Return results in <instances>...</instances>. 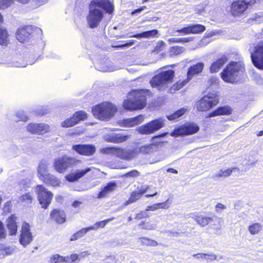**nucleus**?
<instances>
[{
	"label": "nucleus",
	"instance_id": "1",
	"mask_svg": "<svg viewBox=\"0 0 263 263\" xmlns=\"http://www.w3.org/2000/svg\"><path fill=\"white\" fill-rule=\"evenodd\" d=\"M86 20L90 28H97L104 17V14L112 15L115 11L114 2L110 0H91L88 4Z\"/></svg>",
	"mask_w": 263,
	"mask_h": 263
},
{
	"label": "nucleus",
	"instance_id": "2",
	"mask_svg": "<svg viewBox=\"0 0 263 263\" xmlns=\"http://www.w3.org/2000/svg\"><path fill=\"white\" fill-rule=\"evenodd\" d=\"M152 96L151 91L146 89H133L130 91L122 103L124 109L127 111L141 110L147 105V97Z\"/></svg>",
	"mask_w": 263,
	"mask_h": 263
},
{
	"label": "nucleus",
	"instance_id": "3",
	"mask_svg": "<svg viewBox=\"0 0 263 263\" xmlns=\"http://www.w3.org/2000/svg\"><path fill=\"white\" fill-rule=\"evenodd\" d=\"M222 80L228 83H235L247 77L245 65L240 61H231L220 74Z\"/></svg>",
	"mask_w": 263,
	"mask_h": 263
},
{
	"label": "nucleus",
	"instance_id": "4",
	"mask_svg": "<svg viewBox=\"0 0 263 263\" xmlns=\"http://www.w3.org/2000/svg\"><path fill=\"white\" fill-rule=\"evenodd\" d=\"M117 107L110 102H104L93 106L92 113L94 117L102 121H108L114 116Z\"/></svg>",
	"mask_w": 263,
	"mask_h": 263
},
{
	"label": "nucleus",
	"instance_id": "5",
	"mask_svg": "<svg viewBox=\"0 0 263 263\" xmlns=\"http://www.w3.org/2000/svg\"><path fill=\"white\" fill-rule=\"evenodd\" d=\"M192 218L201 228L208 227L211 229L219 230L223 220L221 218L215 216H205L199 213L192 214Z\"/></svg>",
	"mask_w": 263,
	"mask_h": 263
},
{
	"label": "nucleus",
	"instance_id": "6",
	"mask_svg": "<svg viewBox=\"0 0 263 263\" xmlns=\"http://www.w3.org/2000/svg\"><path fill=\"white\" fill-rule=\"evenodd\" d=\"M256 3V0H234L230 6V13L234 17H240L246 14Z\"/></svg>",
	"mask_w": 263,
	"mask_h": 263
},
{
	"label": "nucleus",
	"instance_id": "7",
	"mask_svg": "<svg viewBox=\"0 0 263 263\" xmlns=\"http://www.w3.org/2000/svg\"><path fill=\"white\" fill-rule=\"evenodd\" d=\"M80 162V160L74 157L64 155L54 160L53 167L60 173H64L68 168L73 167Z\"/></svg>",
	"mask_w": 263,
	"mask_h": 263
},
{
	"label": "nucleus",
	"instance_id": "8",
	"mask_svg": "<svg viewBox=\"0 0 263 263\" xmlns=\"http://www.w3.org/2000/svg\"><path fill=\"white\" fill-rule=\"evenodd\" d=\"M199 129V126L196 123L188 122L176 127L170 135L174 137L190 136L197 133Z\"/></svg>",
	"mask_w": 263,
	"mask_h": 263
},
{
	"label": "nucleus",
	"instance_id": "9",
	"mask_svg": "<svg viewBox=\"0 0 263 263\" xmlns=\"http://www.w3.org/2000/svg\"><path fill=\"white\" fill-rule=\"evenodd\" d=\"M174 76L175 72L174 70L171 69L165 70L154 76L150 83L153 87L159 88L172 82Z\"/></svg>",
	"mask_w": 263,
	"mask_h": 263
},
{
	"label": "nucleus",
	"instance_id": "10",
	"mask_svg": "<svg viewBox=\"0 0 263 263\" xmlns=\"http://www.w3.org/2000/svg\"><path fill=\"white\" fill-rule=\"evenodd\" d=\"M219 103V99L217 96L213 93L204 95L199 101L197 107L201 111H206L210 110Z\"/></svg>",
	"mask_w": 263,
	"mask_h": 263
},
{
	"label": "nucleus",
	"instance_id": "11",
	"mask_svg": "<svg viewBox=\"0 0 263 263\" xmlns=\"http://www.w3.org/2000/svg\"><path fill=\"white\" fill-rule=\"evenodd\" d=\"M35 192L42 208L45 209H47L53 198L52 193L48 191L42 185H36L35 188Z\"/></svg>",
	"mask_w": 263,
	"mask_h": 263
},
{
	"label": "nucleus",
	"instance_id": "12",
	"mask_svg": "<svg viewBox=\"0 0 263 263\" xmlns=\"http://www.w3.org/2000/svg\"><path fill=\"white\" fill-rule=\"evenodd\" d=\"M250 57L254 66L258 69L263 70V41L254 45Z\"/></svg>",
	"mask_w": 263,
	"mask_h": 263
},
{
	"label": "nucleus",
	"instance_id": "13",
	"mask_svg": "<svg viewBox=\"0 0 263 263\" xmlns=\"http://www.w3.org/2000/svg\"><path fill=\"white\" fill-rule=\"evenodd\" d=\"M164 126V120L159 118L153 120L140 127L139 133L143 135H149L158 130Z\"/></svg>",
	"mask_w": 263,
	"mask_h": 263
},
{
	"label": "nucleus",
	"instance_id": "14",
	"mask_svg": "<svg viewBox=\"0 0 263 263\" xmlns=\"http://www.w3.org/2000/svg\"><path fill=\"white\" fill-rule=\"evenodd\" d=\"M33 239V236L31 231L29 223L26 221H23L18 237L20 244L24 247H26L32 241Z\"/></svg>",
	"mask_w": 263,
	"mask_h": 263
},
{
	"label": "nucleus",
	"instance_id": "15",
	"mask_svg": "<svg viewBox=\"0 0 263 263\" xmlns=\"http://www.w3.org/2000/svg\"><path fill=\"white\" fill-rule=\"evenodd\" d=\"M137 190L134 191L130 193L128 199L123 203V206L125 207L137 202L147 192V190L149 187L148 185L140 184V185L137 186Z\"/></svg>",
	"mask_w": 263,
	"mask_h": 263
},
{
	"label": "nucleus",
	"instance_id": "16",
	"mask_svg": "<svg viewBox=\"0 0 263 263\" xmlns=\"http://www.w3.org/2000/svg\"><path fill=\"white\" fill-rule=\"evenodd\" d=\"M72 149L79 155L85 156H92L96 151L95 146L89 144H74L72 146Z\"/></svg>",
	"mask_w": 263,
	"mask_h": 263
},
{
	"label": "nucleus",
	"instance_id": "17",
	"mask_svg": "<svg viewBox=\"0 0 263 263\" xmlns=\"http://www.w3.org/2000/svg\"><path fill=\"white\" fill-rule=\"evenodd\" d=\"M18 217L15 214H11L6 220V226L9 236H15L18 232Z\"/></svg>",
	"mask_w": 263,
	"mask_h": 263
},
{
	"label": "nucleus",
	"instance_id": "18",
	"mask_svg": "<svg viewBox=\"0 0 263 263\" xmlns=\"http://www.w3.org/2000/svg\"><path fill=\"white\" fill-rule=\"evenodd\" d=\"M27 130L33 134L43 135L50 130V126L44 123H30L27 127Z\"/></svg>",
	"mask_w": 263,
	"mask_h": 263
},
{
	"label": "nucleus",
	"instance_id": "19",
	"mask_svg": "<svg viewBox=\"0 0 263 263\" xmlns=\"http://www.w3.org/2000/svg\"><path fill=\"white\" fill-rule=\"evenodd\" d=\"M50 219L58 224H63L66 221V215L62 210L53 209L50 211Z\"/></svg>",
	"mask_w": 263,
	"mask_h": 263
},
{
	"label": "nucleus",
	"instance_id": "20",
	"mask_svg": "<svg viewBox=\"0 0 263 263\" xmlns=\"http://www.w3.org/2000/svg\"><path fill=\"white\" fill-rule=\"evenodd\" d=\"M233 109L228 105L218 107L217 108L209 112L206 118H211L219 116H229L232 114Z\"/></svg>",
	"mask_w": 263,
	"mask_h": 263
},
{
	"label": "nucleus",
	"instance_id": "21",
	"mask_svg": "<svg viewBox=\"0 0 263 263\" xmlns=\"http://www.w3.org/2000/svg\"><path fill=\"white\" fill-rule=\"evenodd\" d=\"M227 61L228 57L226 55L223 54L219 56L211 64L210 67V72L212 73L217 72Z\"/></svg>",
	"mask_w": 263,
	"mask_h": 263
},
{
	"label": "nucleus",
	"instance_id": "22",
	"mask_svg": "<svg viewBox=\"0 0 263 263\" xmlns=\"http://www.w3.org/2000/svg\"><path fill=\"white\" fill-rule=\"evenodd\" d=\"M204 64L203 62H198L192 66H191L187 71V78L190 80L193 78L194 76H197L201 73L204 68Z\"/></svg>",
	"mask_w": 263,
	"mask_h": 263
},
{
	"label": "nucleus",
	"instance_id": "23",
	"mask_svg": "<svg viewBox=\"0 0 263 263\" xmlns=\"http://www.w3.org/2000/svg\"><path fill=\"white\" fill-rule=\"evenodd\" d=\"M37 175L41 181H57L52 175L48 173L46 166L44 164H40L37 170Z\"/></svg>",
	"mask_w": 263,
	"mask_h": 263
},
{
	"label": "nucleus",
	"instance_id": "24",
	"mask_svg": "<svg viewBox=\"0 0 263 263\" xmlns=\"http://www.w3.org/2000/svg\"><path fill=\"white\" fill-rule=\"evenodd\" d=\"M117 184L115 182H109L102 187L97 195V198L99 199L106 197L110 193L114 192L117 188Z\"/></svg>",
	"mask_w": 263,
	"mask_h": 263
},
{
	"label": "nucleus",
	"instance_id": "25",
	"mask_svg": "<svg viewBox=\"0 0 263 263\" xmlns=\"http://www.w3.org/2000/svg\"><path fill=\"white\" fill-rule=\"evenodd\" d=\"M28 26H24L19 28L16 32V39L21 43H24L30 34Z\"/></svg>",
	"mask_w": 263,
	"mask_h": 263
},
{
	"label": "nucleus",
	"instance_id": "26",
	"mask_svg": "<svg viewBox=\"0 0 263 263\" xmlns=\"http://www.w3.org/2000/svg\"><path fill=\"white\" fill-rule=\"evenodd\" d=\"M89 170V169L77 170L75 172L70 173L66 176V180L67 181H77L84 176Z\"/></svg>",
	"mask_w": 263,
	"mask_h": 263
},
{
	"label": "nucleus",
	"instance_id": "27",
	"mask_svg": "<svg viewBox=\"0 0 263 263\" xmlns=\"http://www.w3.org/2000/svg\"><path fill=\"white\" fill-rule=\"evenodd\" d=\"M34 198L33 195L30 193H26L18 198V201L24 206H30L33 203Z\"/></svg>",
	"mask_w": 263,
	"mask_h": 263
},
{
	"label": "nucleus",
	"instance_id": "28",
	"mask_svg": "<svg viewBox=\"0 0 263 263\" xmlns=\"http://www.w3.org/2000/svg\"><path fill=\"white\" fill-rule=\"evenodd\" d=\"M128 138V135H124L122 133H114L110 136L109 141L119 143L126 141Z\"/></svg>",
	"mask_w": 263,
	"mask_h": 263
},
{
	"label": "nucleus",
	"instance_id": "29",
	"mask_svg": "<svg viewBox=\"0 0 263 263\" xmlns=\"http://www.w3.org/2000/svg\"><path fill=\"white\" fill-rule=\"evenodd\" d=\"M158 33L157 29H153L148 31H143L140 33L135 34L130 36L136 38H149L151 37H156Z\"/></svg>",
	"mask_w": 263,
	"mask_h": 263
},
{
	"label": "nucleus",
	"instance_id": "30",
	"mask_svg": "<svg viewBox=\"0 0 263 263\" xmlns=\"http://www.w3.org/2000/svg\"><path fill=\"white\" fill-rule=\"evenodd\" d=\"M190 34H198L205 30V27L201 24H190L187 26Z\"/></svg>",
	"mask_w": 263,
	"mask_h": 263
},
{
	"label": "nucleus",
	"instance_id": "31",
	"mask_svg": "<svg viewBox=\"0 0 263 263\" xmlns=\"http://www.w3.org/2000/svg\"><path fill=\"white\" fill-rule=\"evenodd\" d=\"M190 80L186 78L184 80H179L175 83H174L170 88L171 92L174 93L175 91L180 90L183 88L189 82Z\"/></svg>",
	"mask_w": 263,
	"mask_h": 263
},
{
	"label": "nucleus",
	"instance_id": "32",
	"mask_svg": "<svg viewBox=\"0 0 263 263\" xmlns=\"http://www.w3.org/2000/svg\"><path fill=\"white\" fill-rule=\"evenodd\" d=\"M9 34L5 28H0V45L7 46L9 43Z\"/></svg>",
	"mask_w": 263,
	"mask_h": 263
},
{
	"label": "nucleus",
	"instance_id": "33",
	"mask_svg": "<svg viewBox=\"0 0 263 263\" xmlns=\"http://www.w3.org/2000/svg\"><path fill=\"white\" fill-rule=\"evenodd\" d=\"M141 221L139 224V226L142 229L151 230H153L155 228L156 224L154 223L153 220L149 219H146Z\"/></svg>",
	"mask_w": 263,
	"mask_h": 263
},
{
	"label": "nucleus",
	"instance_id": "34",
	"mask_svg": "<svg viewBox=\"0 0 263 263\" xmlns=\"http://www.w3.org/2000/svg\"><path fill=\"white\" fill-rule=\"evenodd\" d=\"M186 111V109L181 108L178 109L173 114L167 116L166 118L168 120H174L184 115Z\"/></svg>",
	"mask_w": 263,
	"mask_h": 263
},
{
	"label": "nucleus",
	"instance_id": "35",
	"mask_svg": "<svg viewBox=\"0 0 263 263\" xmlns=\"http://www.w3.org/2000/svg\"><path fill=\"white\" fill-rule=\"evenodd\" d=\"M73 116L76 121H77V123H79L81 121L86 120L88 117L87 113L84 110L77 111L73 114Z\"/></svg>",
	"mask_w": 263,
	"mask_h": 263
},
{
	"label": "nucleus",
	"instance_id": "36",
	"mask_svg": "<svg viewBox=\"0 0 263 263\" xmlns=\"http://www.w3.org/2000/svg\"><path fill=\"white\" fill-rule=\"evenodd\" d=\"M77 124V121H76L74 116L72 115L63 121L61 123V126L65 128H68L72 127Z\"/></svg>",
	"mask_w": 263,
	"mask_h": 263
},
{
	"label": "nucleus",
	"instance_id": "37",
	"mask_svg": "<svg viewBox=\"0 0 263 263\" xmlns=\"http://www.w3.org/2000/svg\"><path fill=\"white\" fill-rule=\"evenodd\" d=\"M262 230V226L259 223H254L249 226L248 230L252 235L258 234Z\"/></svg>",
	"mask_w": 263,
	"mask_h": 263
},
{
	"label": "nucleus",
	"instance_id": "38",
	"mask_svg": "<svg viewBox=\"0 0 263 263\" xmlns=\"http://www.w3.org/2000/svg\"><path fill=\"white\" fill-rule=\"evenodd\" d=\"M235 167H231L227 170H220L216 174L215 177H227L231 175L233 171L235 170Z\"/></svg>",
	"mask_w": 263,
	"mask_h": 263
},
{
	"label": "nucleus",
	"instance_id": "39",
	"mask_svg": "<svg viewBox=\"0 0 263 263\" xmlns=\"http://www.w3.org/2000/svg\"><path fill=\"white\" fill-rule=\"evenodd\" d=\"M66 263V257L58 254H54L50 257L49 263Z\"/></svg>",
	"mask_w": 263,
	"mask_h": 263
},
{
	"label": "nucleus",
	"instance_id": "40",
	"mask_svg": "<svg viewBox=\"0 0 263 263\" xmlns=\"http://www.w3.org/2000/svg\"><path fill=\"white\" fill-rule=\"evenodd\" d=\"M13 204L12 200L6 201L3 205L2 208V214L3 215H7L11 213L12 211Z\"/></svg>",
	"mask_w": 263,
	"mask_h": 263
},
{
	"label": "nucleus",
	"instance_id": "41",
	"mask_svg": "<svg viewBox=\"0 0 263 263\" xmlns=\"http://www.w3.org/2000/svg\"><path fill=\"white\" fill-rule=\"evenodd\" d=\"M140 240L141 244L143 246H156L158 244L155 240L151 239L146 237H142L140 238Z\"/></svg>",
	"mask_w": 263,
	"mask_h": 263
},
{
	"label": "nucleus",
	"instance_id": "42",
	"mask_svg": "<svg viewBox=\"0 0 263 263\" xmlns=\"http://www.w3.org/2000/svg\"><path fill=\"white\" fill-rule=\"evenodd\" d=\"M191 41L190 37H184V38H176L172 37L168 40L169 43H187Z\"/></svg>",
	"mask_w": 263,
	"mask_h": 263
},
{
	"label": "nucleus",
	"instance_id": "43",
	"mask_svg": "<svg viewBox=\"0 0 263 263\" xmlns=\"http://www.w3.org/2000/svg\"><path fill=\"white\" fill-rule=\"evenodd\" d=\"M114 219V217H111L110 218H108L105 219L102 221H98L95 223V226L96 227V230H98L99 228H103L105 227L106 224L109 221Z\"/></svg>",
	"mask_w": 263,
	"mask_h": 263
},
{
	"label": "nucleus",
	"instance_id": "44",
	"mask_svg": "<svg viewBox=\"0 0 263 263\" xmlns=\"http://www.w3.org/2000/svg\"><path fill=\"white\" fill-rule=\"evenodd\" d=\"M184 51L183 47L179 46H174L171 48L170 52L173 55H178Z\"/></svg>",
	"mask_w": 263,
	"mask_h": 263
},
{
	"label": "nucleus",
	"instance_id": "45",
	"mask_svg": "<svg viewBox=\"0 0 263 263\" xmlns=\"http://www.w3.org/2000/svg\"><path fill=\"white\" fill-rule=\"evenodd\" d=\"M84 235L85 234L83 232L82 229H81V230L78 231L77 232L72 235L70 238V241H76L77 239H79L80 238L83 237Z\"/></svg>",
	"mask_w": 263,
	"mask_h": 263
},
{
	"label": "nucleus",
	"instance_id": "46",
	"mask_svg": "<svg viewBox=\"0 0 263 263\" xmlns=\"http://www.w3.org/2000/svg\"><path fill=\"white\" fill-rule=\"evenodd\" d=\"M65 257L66 263L74 262L80 259L79 255L75 253L71 254L70 256H67Z\"/></svg>",
	"mask_w": 263,
	"mask_h": 263
},
{
	"label": "nucleus",
	"instance_id": "47",
	"mask_svg": "<svg viewBox=\"0 0 263 263\" xmlns=\"http://www.w3.org/2000/svg\"><path fill=\"white\" fill-rule=\"evenodd\" d=\"M7 237V232L3 222L0 220V240L5 239Z\"/></svg>",
	"mask_w": 263,
	"mask_h": 263
},
{
	"label": "nucleus",
	"instance_id": "48",
	"mask_svg": "<svg viewBox=\"0 0 263 263\" xmlns=\"http://www.w3.org/2000/svg\"><path fill=\"white\" fill-rule=\"evenodd\" d=\"M110 149L112 152L116 153L119 157H123V154L125 152L124 149L119 147H111Z\"/></svg>",
	"mask_w": 263,
	"mask_h": 263
},
{
	"label": "nucleus",
	"instance_id": "49",
	"mask_svg": "<svg viewBox=\"0 0 263 263\" xmlns=\"http://www.w3.org/2000/svg\"><path fill=\"white\" fill-rule=\"evenodd\" d=\"M165 46V44L162 41H161L158 43L154 48V51L157 53H159L163 50Z\"/></svg>",
	"mask_w": 263,
	"mask_h": 263
},
{
	"label": "nucleus",
	"instance_id": "50",
	"mask_svg": "<svg viewBox=\"0 0 263 263\" xmlns=\"http://www.w3.org/2000/svg\"><path fill=\"white\" fill-rule=\"evenodd\" d=\"M139 175H140L139 172L136 170H134L131 171H129L124 175V176L127 177H132L133 178L137 177Z\"/></svg>",
	"mask_w": 263,
	"mask_h": 263
},
{
	"label": "nucleus",
	"instance_id": "51",
	"mask_svg": "<svg viewBox=\"0 0 263 263\" xmlns=\"http://www.w3.org/2000/svg\"><path fill=\"white\" fill-rule=\"evenodd\" d=\"M147 217H148V215L146 214L144 211H142L135 215V219L137 220H140L143 218H146Z\"/></svg>",
	"mask_w": 263,
	"mask_h": 263
},
{
	"label": "nucleus",
	"instance_id": "52",
	"mask_svg": "<svg viewBox=\"0 0 263 263\" xmlns=\"http://www.w3.org/2000/svg\"><path fill=\"white\" fill-rule=\"evenodd\" d=\"M139 117H136L129 119L127 122L128 125L129 126H134L135 125H138L140 123L139 120Z\"/></svg>",
	"mask_w": 263,
	"mask_h": 263
},
{
	"label": "nucleus",
	"instance_id": "53",
	"mask_svg": "<svg viewBox=\"0 0 263 263\" xmlns=\"http://www.w3.org/2000/svg\"><path fill=\"white\" fill-rule=\"evenodd\" d=\"M149 188L147 190V191L150 192V194L145 195L146 198L153 197L158 194V192L156 190L155 187L153 188L152 186H148Z\"/></svg>",
	"mask_w": 263,
	"mask_h": 263
},
{
	"label": "nucleus",
	"instance_id": "54",
	"mask_svg": "<svg viewBox=\"0 0 263 263\" xmlns=\"http://www.w3.org/2000/svg\"><path fill=\"white\" fill-rule=\"evenodd\" d=\"M48 112V110L47 108L42 107L36 110V115L40 116H43L46 115Z\"/></svg>",
	"mask_w": 263,
	"mask_h": 263
},
{
	"label": "nucleus",
	"instance_id": "55",
	"mask_svg": "<svg viewBox=\"0 0 263 263\" xmlns=\"http://www.w3.org/2000/svg\"><path fill=\"white\" fill-rule=\"evenodd\" d=\"M176 32L179 33L181 35L189 34L188 26L176 30Z\"/></svg>",
	"mask_w": 263,
	"mask_h": 263
},
{
	"label": "nucleus",
	"instance_id": "56",
	"mask_svg": "<svg viewBox=\"0 0 263 263\" xmlns=\"http://www.w3.org/2000/svg\"><path fill=\"white\" fill-rule=\"evenodd\" d=\"M206 260L209 261H212L217 259V256L214 254H207L206 253V257L204 258Z\"/></svg>",
	"mask_w": 263,
	"mask_h": 263
},
{
	"label": "nucleus",
	"instance_id": "57",
	"mask_svg": "<svg viewBox=\"0 0 263 263\" xmlns=\"http://www.w3.org/2000/svg\"><path fill=\"white\" fill-rule=\"evenodd\" d=\"M168 200H167L165 202L156 203V205L158 206L159 209H166L169 208V205L167 204V201Z\"/></svg>",
	"mask_w": 263,
	"mask_h": 263
},
{
	"label": "nucleus",
	"instance_id": "58",
	"mask_svg": "<svg viewBox=\"0 0 263 263\" xmlns=\"http://www.w3.org/2000/svg\"><path fill=\"white\" fill-rule=\"evenodd\" d=\"M146 8V7L145 6H143L137 9L132 11L130 13L132 15H134L136 13H140L142 11L145 10Z\"/></svg>",
	"mask_w": 263,
	"mask_h": 263
},
{
	"label": "nucleus",
	"instance_id": "59",
	"mask_svg": "<svg viewBox=\"0 0 263 263\" xmlns=\"http://www.w3.org/2000/svg\"><path fill=\"white\" fill-rule=\"evenodd\" d=\"M3 251H4L5 254L10 255V254H12V253L13 252V249L9 247H5L3 249Z\"/></svg>",
	"mask_w": 263,
	"mask_h": 263
},
{
	"label": "nucleus",
	"instance_id": "60",
	"mask_svg": "<svg viewBox=\"0 0 263 263\" xmlns=\"http://www.w3.org/2000/svg\"><path fill=\"white\" fill-rule=\"evenodd\" d=\"M193 256L197 259L202 258L203 259L205 257H206V253H197L195 254H193Z\"/></svg>",
	"mask_w": 263,
	"mask_h": 263
},
{
	"label": "nucleus",
	"instance_id": "61",
	"mask_svg": "<svg viewBox=\"0 0 263 263\" xmlns=\"http://www.w3.org/2000/svg\"><path fill=\"white\" fill-rule=\"evenodd\" d=\"M134 43V40H130V41H128L127 42H126V43H124L123 44L119 45L117 46L116 47H125V46H131V45H133Z\"/></svg>",
	"mask_w": 263,
	"mask_h": 263
},
{
	"label": "nucleus",
	"instance_id": "62",
	"mask_svg": "<svg viewBox=\"0 0 263 263\" xmlns=\"http://www.w3.org/2000/svg\"><path fill=\"white\" fill-rule=\"evenodd\" d=\"M82 230H83V232H84L85 234H86L87 233V232L90 230H97L95 224L92 226H90V227H88L87 228H82Z\"/></svg>",
	"mask_w": 263,
	"mask_h": 263
},
{
	"label": "nucleus",
	"instance_id": "63",
	"mask_svg": "<svg viewBox=\"0 0 263 263\" xmlns=\"http://www.w3.org/2000/svg\"><path fill=\"white\" fill-rule=\"evenodd\" d=\"M215 208L216 209V211H217L218 209H220V210H223V209H225L226 208V206L224 205H223V204L221 203H218L216 206H215Z\"/></svg>",
	"mask_w": 263,
	"mask_h": 263
},
{
	"label": "nucleus",
	"instance_id": "64",
	"mask_svg": "<svg viewBox=\"0 0 263 263\" xmlns=\"http://www.w3.org/2000/svg\"><path fill=\"white\" fill-rule=\"evenodd\" d=\"M89 255L90 253L88 252V251H86L81 252L79 255L80 256V258H84Z\"/></svg>",
	"mask_w": 263,
	"mask_h": 263
}]
</instances>
